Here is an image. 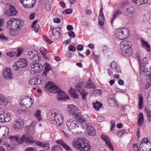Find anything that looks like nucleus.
Here are the masks:
<instances>
[{
  "label": "nucleus",
  "instance_id": "1",
  "mask_svg": "<svg viewBox=\"0 0 151 151\" xmlns=\"http://www.w3.org/2000/svg\"><path fill=\"white\" fill-rule=\"evenodd\" d=\"M138 59L139 61V59ZM139 63L140 73L149 77L147 80V83L145 85V88L147 89L151 86V60L149 57H145L142 63L139 62Z\"/></svg>",
  "mask_w": 151,
  "mask_h": 151
},
{
  "label": "nucleus",
  "instance_id": "2",
  "mask_svg": "<svg viewBox=\"0 0 151 151\" xmlns=\"http://www.w3.org/2000/svg\"><path fill=\"white\" fill-rule=\"evenodd\" d=\"M27 57L35 62L31 64L29 66L31 68V71H33V73H40L43 70L42 65L38 64L41 60L40 55L36 51H29L27 54ZM32 73V72H31Z\"/></svg>",
  "mask_w": 151,
  "mask_h": 151
},
{
  "label": "nucleus",
  "instance_id": "3",
  "mask_svg": "<svg viewBox=\"0 0 151 151\" xmlns=\"http://www.w3.org/2000/svg\"><path fill=\"white\" fill-rule=\"evenodd\" d=\"M47 118L52 123L58 127L60 126L63 122V117L55 109H51L48 113Z\"/></svg>",
  "mask_w": 151,
  "mask_h": 151
},
{
  "label": "nucleus",
  "instance_id": "4",
  "mask_svg": "<svg viewBox=\"0 0 151 151\" xmlns=\"http://www.w3.org/2000/svg\"><path fill=\"white\" fill-rule=\"evenodd\" d=\"M88 141L83 138L77 137L72 142L73 145L80 151H90L91 146Z\"/></svg>",
  "mask_w": 151,
  "mask_h": 151
},
{
  "label": "nucleus",
  "instance_id": "5",
  "mask_svg": "<svg viewBox=\"0 0 151 151\" xmlns=\"http://www.w3.org/2000/svg\"><path fill=\"white\" fill-rule=\"evenodd\" d=\"M120 48L122 50V54L125 57H129L132 53L131 43L127 41H122L119 44Z\"/></svg>",
  "mask_w": 151,
  "mask_h": 151
},
{
  "label": "nucleus",
  "instance_id": "6",
  "mask_svg": "<svg viewBox=\"0 0 151 151\" xmlns=\"http://www.w3.org/2000/svg\"><path fill=\"white\" fill-rule=\"evenodd\" d=\"M28 96H22L20 98L19 104L22 107L28 109L30 108L33 104L34 99Z\"/></svg>",
  "mask_w": 151,
  "mask_h": 151
},
{
  "label": "nucleus",
  "instance_id": "7",
  "mask_svg": "<svg viewBox=\"0 0 151 151\" xmlns=\"http://www.w3.org/2000/svg\"><path fill=\"white\" fill-rule=\"evenodd\" d=\"M115 37L120 40L127 38L129 36V31L127 28L118 29L115 33Z\"/></svg>",
  "mask_w": 151,
  "mask_h": 151
},
{
  "label": "nucleus",
  "instance_id": "8",
  "mask_svg": "<svg viewBox=\"0 0 151 151\" xmlns=\"http://www.w3.org/2000/svg\"><path fill=\"white\" fill-rule=\"evenodd\" d=\"M140 151H151V142L145 138L141 141L140 146Z\"/></svg>",
  "mask_w": 151,
  "mask_h": 151
},
{
  "label": "nucleus",
  "instance_id": "9",
  "mask_svg": "<svg viewBox=\"0 0 151 151\" xmlns=\"http://www.w3.org/2000/svg\"><path fill=\"white\" fill-rule=\"evenodd\" d=\"M68 110L70 115L74 116H79L80 115L81 111L77 108L76 106L70 105L68 106Z\"/></svg>",
  "mask_w": 151,
  "mask_h": 151
},
{
  "label": "nucleus",
  "instance_id": "10",
  "mask_svg": "<svg viewBox=\"0 0 151 151\" xmlns=\"http://www.w3.org/2000/svg\"><path fill=\"white\" fill-rule=\"evenodd\" d=\"M20 142H19V144H22L25 142L27 144L30 145L33 144L35 142V140L32 137L27 136L25 134H24L20 138Z\"/></svg>",
  "mask_w": 151,
  "mask_h": 151
},
{
  "label": "nucleus",
  "instance_id": "11",
  "mask_svg": "<svg viewBox=\"0 0 151 151\" xmlns=\"http://www.w3.org/2000/svg\"><path fill=\"white\" fill-rule=\"evenodd\" d=\"M83 85L82 83H78L75 86V89L82 96L83 100H84L86 99V96L87 93L83 90Z\"/></svg>",
  "mask_w": 151,
  "mask_h": 151
},
{
  "label": "nucleus",
  "instance_id": "12",
  "mask_svg": "<svg viewBox=\"0 0 151 151\" xmlns=\"http://www.w3.org/2000/svg\"><path fill=\"white\" fill-rule=\"evenodd\" d=\"M61 27H57L54 28L53 27H50V32H51L52 35L56 39H59L60 37L62 32Z\"/></svg>",
  "mask_w": 151,
  "mask_h": 151
},
{
  "label": "nucleus",
  "instance_id": "13",
  "mask_svg": "<svg viewBox=\"0 0 151 151\" xmlns=\"http://www.w3.org/2000/svg\"><path fill=\"white\" fill-rule=\"evenodd\" d=\"M54 93H58V100L64 99H69V96L67 95L65 92L62 91L59 87L55 91L53 92Z\"/></svg>",
  "mask_w": 151,
  "mask_h": 151
},
{
  "label": "nucleus",
  "instance_id": "14",
  "mask_svg": "<svg viewBox=\"0 0 151 151\" xmlns=\"http://www.w3.org/2000/svg\"><path fill=\"white\" fill-rule=\"evenodd\" d=\"M77 124V122L76 119H72L67 121L66 125L69 130L71 131L78 127Z\"/></svg>",
  "mask_w": 151,
  "mask_h": 151
},
{
  "label": "nucleus",
  "instance_id": "15",
  "mask_svg": "<svg viewBox=\"0 0 151 151\" xmlns=\"http://www.w3.org/2000/svg\"><path fill=\"white\" fill-rule=\"evenodd\" d=\"M11 119L10 114L7 111H4L0 115V122L4 123L9 121Z\"/></svg>",
  "mask_w": 151,
  "mask_h": 151
},
{
  "label": "nucleus",
  "instance_id": "16",
  "mask_svg": "<svg viewBox=\"0 0 151 151\" xmlns=\"http://www.w3.org/2000/svg\"><path fill=\"white\" fill-rule=\"evenodd\" d=\"M3 74L4 77L6 79H10L12 78V71L9 68H4L3 70Z\"/></svg>",
  "mask_w": 151,
  "mask_h": 151
},
{
  "label": "nucleus",
  "instance_id": "17",
  "mask_svg": "<svg viewBox=\"0 0 151 151\" xmlns=\"http://www.w3.org/2000/svg\"><path fill=\"white\" fill-rule=\"evenodd\" d=\"M101 139H103L107 145L109 149L112 151H114V148L110 141L109 140V137L105 134H102L101 136Z\"/></svg>",
  "mask_w": 151,
  "mask_h": 151
},
{
  "label": "nucleus",
  "instance_id": "18",
  "mask_svg": "<svg viewBox=\"0 0 151 151\" xmlns=\"http://www.w3.org/2000/svg\"><path fill=\"white\" fill-rule=\"evenodd\" d=\"M6 5H9V10L4 12L5 14L9 16L15 15L17 12L14 7L9 4H7Z\"/></svg>",
  "mask_w": 151,
  "mask_h": 151
},
{
  "label": "nucleus",
  "instance_id": "19",
  "mask_svg": "<svg viewBox=\"0 0 151 151\" xmlns=\"http://www.w3.org/2000/svg\"><path fill=\"white\" fill-rule=\"evenodd\" d=\"M23 24L24 22L22 19H15V20L13 23V27L15 28L16 30H18L22 28Z\"/></svg>",
  "mask_w": 151,
  "mask_h": 151
},
{
  "label": "nucleus",
  "instance_id": "20",
  "mask_svg": "<svg viewBox=\"0 0 151 151\" xmlns=\"http://www.w3.org/2000/svg\"><path fill=\"white\" fill-rule=\"evenodd\" d=\"M58 87L54 83L50 81H48L45 86V88L47 90H50V91H54V92L56 91Z\"/></svg>",
  "mask_w": 151,
  "mask_h": 151
},
{
  "label": "nucleus",
  "instance_id": "21",
  "mask_svg": "<svg viewBox=\"0 0 151 151\" xmlns=\"http://www.w3.org/2000/svg\"><path fill=\"white\" fill-rule=\"evenodd\" d=\"M24 121L21 119H19L15 122V124L13 125L15 130L21 129L24 126Z\"/></svg>",
  "mask_w": 151,
  "mask_h": 151
},
{
  "label": "nucleus",
  "instance_id": "22",
  "mask_svg": "<svg viewBox=\"0 0 151 151\" xmlns=\"http://www.w3.org/2000/svg\"><path fill=\"white\" fill-rule=\"evenodd\" d=\"M27 61L24 58H20L16 62L17 66L19 68H23L26 67L27 65Z\"/></svg>",
  "mask_w": 151,
  "mask_h": 151
},
{
  "label": "nucleus",
  "instance_id": "23",
  "mask_svg": "<svg viewBox=\"0 0 151 151\" xmlns=\"http://www.w3.org/2000/svg\"><path fill=\"white\" fill-rule=\"evenodd\" d=\"M42 81L37 77L32 78L29 81V83L32 85L40 84L42 83Z\"/></svg>",
  "mask_w": 151,
  "mask_h": 151
},
{
  "label": "nucleus",
  "instance_id": "24",
  "mask_svg": "<svg viewBox=\"0 0 151 151\" xmlns=\"http://www.w3.org/2000/svg\"><path fill=\"white\" fill-rule=\"evenodd\" d=\"M110 67L116 73H121V71L119 66L117 65L116 62H112L111 64Z\"/></svg>",
  "mask_w": 151,
  "mask_h": 151
},
{
  "label": "nucleus",
  "instance_id": "25",
  "mask_svg": "<svg viewBox=\"0 0 151 151\" xmlns=\"http://www.w3.org/2000/svg\"><path fill=\"white\" fill-rule=\"evenodd\" d=\"M23 50L22 48H18L16 50L12 51L9 53V56L11 57L16 56V57L19 56L22 54Z\"/></svg>",
  "mask_w": 151,
  "mask_h": 151
},
{
  "label": "nucleus",
  "instance_id": "26",
  "mask_svg": "<svg viewBox=\"0 0 151 151\" xmlns=\"http://www.w3.org/2000/svg\"><path fill=\"white\" fill-rule=\"evenodd\" d=\"M56 143L62 146V147L65 149L67 151H71V149L62 140H58L56 141Z\"/></svg>",
  "mask_w": 151,
  "mask_h": 151
},
{
  "label": "nucleus",
  "instance_id": "27",
  "mask_svg": "<svg viewBox=\"0 0 151 151\" xmlns=\"http://www.w3.org/2000/svg\"><path fill=\"white\" fill-rule=\"evenodd\" d=\"M24 129L26 132L29 134V135H32L35 133L34 127L33 126H26Z\"/></svg>",
  "mask_w": 151,
  "mask_h": 151
},
{
  "label": "nucleus",
  "instance_id": "28",
  "mask_svg": "<svg viewBox=\"0 0 151 151\" xmlns=\"http://www.w3.org/2000/svg\"><path fill=\"white\" fill-rule=\"evenodd\" d=\"M44 66V70L43 72V75L45 77H46L47 73L49 71L52 70V68L51 65L47 63H45Z\"/></svg>",
  "mask_w": 151,
  "mask_h": 151
},
{
  "label": "nucleus",
  "instance_id": "29",
  "mask_svg": "<svg viewBox=\"0 0 151 151\" xmlns=\"http://www.w3.org/2000/svg\"><path fill=\"white\" fill-rule=\"evenodd\" d=\"M138 108L141 110L142 108V106L143 104V98L142 94V93H139L138 94Z\"/></svg>",
  "mask_w": 151,
  "mask_h": 151
},
{
  "label": "nucleus",
  "instance_id": "30",
  "mask_svg": "<svg viewBox=\"0 0 151 151\" xmlns=\"http://www.w3.org/2000/svg\"><path fill=\"white\" fill-rule=\"evenodd\" d=\"M134 8L133 6H130L127 8L126 13L128 16L130 17H132L134 15Z\"/></svg>",
  "mask_w": 151,
  "mask_h": 151
},
{
  "label": "nucleus",
  "instance_id": "31",
  "mask_svg": "<svg viewBox=\"0 0 151 151\" xmlns=\"http://www.w3.org/2000/svg\"><path fill=\"white\" fill-rule=\"evenodd\" d=\"M7 103L6 97L3 94H0V104L6 105Z\"/></svg>",
  "mask_w": 151,
  "mask_h": 151
},
{
  "label": "nucleus",
  "instance_id": "32",
  "mask_svg": "<svg viewBox=\"0 0 151 151\" xmlns=\"http://www.w3.org/2000/svg\"><path fill=\"white\" fill-rule=\"evenodd\" d=\"M141 44L142 47L148 51L150 50V46L147 42L143 40H141Z\"/></svg>",
  "mask_w": 151,
  "mask_h": 151
},
{
  "label": "nucleus",
  "instance_id": "33",
  "mask_svg": "<svg viewBox=\"0 0 151 151\" xmlns=\"http://www.w3.org/2000/svg\"><path fill=\"white\" fill-rule=\"evenodd\" d=\"M121 14L122 12L120 9H118L114 13L113 17L111 19V22L112 24L114 21L115 20L116 18L118 17Z\"/></svg>",
  "mask_w": 151,
  "mask_h": 151
},
{
  "label": "nucleus",
  "instance_id": "34",
  "mask_svg": "<svg viewBox=\"0 0 151 151\" xmlns=\"http://www.w3.org/2000/svg\"><path fill=\"white\" fill-rule=\"evenodd\" d=\"M93 107L95 109V110H99L100 109L102 106L101 103L98 101H96L95 102L93 103Z\"/></svg>",
  "mask_w": 151,
  "mask_h": 151
},
{
  "label": "nucleus",
  "instance_id": "35",
  "mask_svg": "<svg viewBox=\"0 0 151 151\" xmlns=\"http://www.w3.org/2000/svg\"><path fill=\"white\" fill-rule=\"evenodd\" d=\"M132 1L134 3L140 6L147 3L148 0H132Z\"/></svg>",
  "mask_w": 151,
  "mask_h": 151
},
{
  "label": "nucleus",
  "instance_id": "36",
  "mask_svg": "<svg viewBox=\"0 0 151 151\" xmlns=\"http://www.w3.org/2000/svg\"><path fill=\"white\" fill-rule=\"evenodd\" d=\"M85 87L87 88H88L94 89L95 88V87L94 85V84L91 82V81L90 79L88 80V81L86 83Z\"/></svg>",
  "mask_w": 151,
  "mask_h": 151
},
{
  "label": "nucleus",
  "instance_id": "37",
  "mask_svg": "<svg viewBox=\"0 0 151 151\" xmlns=\"http://www.w3.org/2000/svg\"><path fill=\"white\" fill-rule=\"evenodd\" d=\"M41 112L40 110L38 109L37 111H35L34 113L35 116L39 121H41Z\"/></svg>",
  "mask_w": 151,
  "mask_h": 151
},
{
  "label": "nucleus",
  "instance_id": "38",
  "mask_svg": "<svg viewBox=\"0 0 151 151\" xmlns=\"http://www.w3.org/2000/svg\"><path fill=\"white\" fill-rule=\"evenodd\" d=\"M15 20V19L11 18L9 19L6 23V26L7 27H9L11 26L12 28H13L14 26L13 25V23Z\"/></svg>",
  "mask_w": 151,
  "mask_h": 151
},
{
  "label": "nucleus",
  "instance_id": "39",
  "mask_svg": "<svg viewBox=\"0 0 151 151\" xmlns=\"http://www.w3.org/2000/svg\"><path fill=\"white\" fill-rule=\"evenodd\" d=\"M80 115L79 116H76L75 117L78 119V121L80 123H83L85 122L86 121V119L85 118L84 116H81V112Z\"/></svg>",
  "mask_w": 151,
  "mask_h": 151
},
{
  "label": "nucleus",
  "instance_id": "40",
  "mask_svg": "<svg viewBox=\"0 0 151 151\" xmlns=\"http://www.w3.org/2000/svg\"><path fill=\"white\" fill-rule=\"evenodd\" d=\"M145 111L147 113V120L149 121H151V110H149L145 107Z\"/></svg>",
  "mask_w": 151,
  "mask_h": 151
},
{
  "label": "nucleus",
  "instance_id": "41",
  "mask_svg": "<svg viewBox=\"0 0 151 151\" xmlns=\"http://www.w3.org/2000/svg\"><path fill=\"white\" fill-rule=\"evenodd\" d=\"M143 19L144 20H146L147 22L149 21L151 19V11L149 12H147L144 15Z\"/></svg>",
  "mask_w": 151,
  "mask_h": 151
},
{
  "label": "nucleus",
  "instance_id": "42",
  "mask_svg": "<svg viewBox=\"0 0 151 151\" xmlns=\"http://www.w3.org/2000/svg\"><path fill=\"white\" fill-rule=\"evenodd\" d=\"M71 89L69 91V93L70 94L72 97H73L74 99H78V95L72 89V88H71Z\"/></svg>",
  "mask_w": 151,
  "mask_h": 151
},
{
  "label": "nucleus",
  "instance_id": "43",
  "mask_svg": "<svg viewBox=\"0 0 151 151\" xmlns=\"http://www.w3.org/2000/svg\"><path fill=\"white\" fill-rule=\"evenodd\" d=\"M52 151H62V150L59 145H56L54 146L51 149Z\"/></svg>",
  "mask_w": 151,
  "mask_h": 151
},
{
  "label": "nucleus",
  "instance_id": "44",
  "mask_svg": "<svg viewBox=\"0 0 151 151\" xmlns=\"http://www.w3.org/2000/svg\"><path fill=\"white\" fill-rule=\"evenodd\" d=\"M85 126L88 132V131L92 130V129H94V127L92 126L91 124L90 123L86 122V123Z\"/></svg>",
  "mask_w": 151,
  "mask_h": 151
},
{
  "label": "nucleus",
  "instance_id": "45",
  "mask_svg": "<svg viewBox=\"0 0 151 151\" xmlns=\"http://www.w3.org/2000/svg\"><path fill=\"white\" fill-rule=\"evenodd\" d=\"M108 102L109 103L111 106H114L116 104V102L114 99L111 98V99H108Z\"/></svg>",
  "mask_w": 151,
  "mask_h": 151
},
{
  "label": "nucleus",
  "instance_id": "46",
  "mask_svg": "<svg viewBox=\"0 0 151 151\" xmlns=\"http://www.w3.org/2000/svg\"><path fill=\"white\" fill-rule=\"evenodd\" d=\"M126 133V131L125 129H122L118 131L117 135L119 137H122L123 135Z\"/></svg>",
  "mask_w": 151,
  "mask_h": 151
},
{
  "label": "nucleus",
  "instance_id": "47",
  "mask_svg": "<svg viewBox=\"0 0 151 151\" xmlns=\"http://www.w3.org/2000/svg\"><path fill=\"white\" fill-rule=\"evenodd\" d=\"M15 30V28H12L9 30V34L11 36H14L16 35Z\"/></svg>",
  "mask_w": 151,
  "mask_h": 151
},
{
  "label": "nucleus",
  "instance_id": "48",
  "mask_svg": "<svg viewBox=\"0 0 151 151\" xmlns=\"http://www.w3.org/2000/svg\"><path fill=\"white\" fill-rule=\"evenodd\" d=\"M73 11L72 9H68L64 10L63 13L64 14H70Z\"/></svg>",
  "mask_w": 151,
  "mask_h": 151
},
{
  "label": "nucleus",
  "instance_id": "49",
  "mask_svg": "<svg viewBox=\"0 0 151 151\" xmlns=\"http://www.w3.org/2000/svg\"><path fill=\"white\" fill-rule=\"evenodd\" d=\"M8 39V37H6L3 34H0V40L1 41H6Z\"/></svg>",
  "mask_w": 151,
  "mask_h": 151
},
{
  "label": "nucleus",
  "instance_id": "50",
  "mask_svg": "<svg viewBox=\"0 0 151 151\" xmlns=\"http://www.w3.org/2000/svg\"><path fill=\"white\" fill-rule=\"evenodd\" d=\"M93 57L95 59L96 63L97 64L99 63L100 60L99 56L98 55H94Z\"/></svg>",
  "mask_w": 151,
  "mask_h": 151
},
{
  "label": "nucleus",
  "instance_id": "51",
  "mask_svg": "<svg viewBox=\"0 0 151 151\" xmlns=\"http://www.w3.org/2000/svg\"><path fill=\"white\" fill-rule=\"evenodd\" d=\"M88 135L90 136H94L96 135V132L94 129H92V130L88 131Z\"/></svg>",
  "mask_w": 151,
  "mask_h": 151
},
{
  "label": "nucleus",
  "instance_id": "52",
  "mask_svg": "<svg viewBox=\"0 0 151 151\" xmlns=\"http://www.w3.org/2000/svg\"><path fill=\"white\" fill-rule=\"evenodd\" d=\"M50 145L48 143H43L42 145V147L46 149V150H47L48 149H49L50 148Z\"/></svg>",
  "mask_w": 151,
  "mask_h": 151
},
{
  "label": "nucleus",
  "instance_id": "53",
  "mask_svg": "<svg viewBox=\"0 0 151 151\" xmlns=\"http://www.w3.org/2000/svg\"><path fill=\"white\" fill-rule=\"evenodd\" d=\"M9 138L11 141H13L15 140L16 142H20V139H19L18 138L16 137H9Z\"/></svg>",
  "mask_w": 151,
  "mask_h": 151
},
{
  "label": "nucleus",
  "instance_id": "54",
  "mask_svg": "<svg viewBox=\"0 0 151 151\" xmlns=\"http://www.w3.org/2000/svg\"><path fill=\"white\" fill-rule=\"evenodd\" d=\"M68 35L71 38H74L76 37L75 34L73 31H69L68 32Z\"/></svg>",
  "mask_w": 151,
  "mask_h": 151
},
{
  "label": "nucleus",
  "instance_id": "55",
  "mask_svg": "<svg viewBox=\"0 0 151 151\" xmlns=\"http://www.w3.org/2000/svg\"><path fill=\"white\" fill-rule=\"evenodd\" d=\"M1 132H4L5 133L3 134V137H4L6 135L7 136L8 134L9 133V129L8 128H7L5 130L1 129Z\"/></svg>",
  "mask_w": 151,
  "mask_h": 151
},
{
  "label": "nucleus",
  "instance_id": "56",
  "mask_svg": "<svg viewBox=\"0 0 151 151\" xmlns=\"http://www.w3.org/2000/svg\"><path fill=\"white\" fill-rule=\"evenodd\" d=\"M12 68L13 70L15 71L17 70L19 68V67L18 66H17L16 62L14 63V65L13 66Z\"/></svg>",
  "mask_w": 151,
  "mask_h": 151
},
{
  "label": "nucleus",
  "instance_id": "57",
  "mask_svg": "<svg viewBox=\"0 0 151 151\" xmlns=\"http://www.w3.org/2000/svg\"><path fill=\"white\" fill-rule=\"evenodd\" d=\"M83 45H78L77 46L76 49L78 51H81L83 50Z\"/></svg>",
  "mask_w": 151,
  "mask_h": 151
},
{
  "label": "nucleus",
  "instance_id": "58",
  "mask_svg": "<svg viewBox=\"0 0 151 151\" xmlns=\"http://www.w3.org/2000/svg\"><path fill=\"white\" fill-rule=\"evenodd\" d=\"M40 52L43 57L45 59H47L48 58L46 56V53L47 52L46 50H45V51H42V52Z\"/></svg>",
  "mask_w": 151,
  "mask_h": 151
},
{
  "label": "nucleus",
  "instance_id": "59",
  "mask_svg": "<svg viewBox=\"0 0 151 151\" xmlns=\"http://www.w3.org/2000/svg\"><path fill=\"white\" fill-rule=\"evenodd\" d=\"M133 147L134 151H139L138 145L137 143L134 144Z\"/></svg>",
  "mask_w": 151,
  "mask_h": 151
},
{
  "label": "nucleus",
  "instance_id": "60",
  "mask_svg": "<svg viewBox=\"0 0 151 151\" xmlns=\"http://www.w3.org/2000/svg\"><path fill=\"white\" fill-rule=\"evenodd\" d=\"M104 19L98 18L99 23V24L101 26H103L104 24Z\"/></svg>",
  "mask_w": 151,
  "mask_h": 151
},
{
  "label": "nucleus",
  "instance_id": "61",
  "mask_svg": "<svg viewBox=\"0 0 151 151\" xmlns=\"http://www.w3.org/2000/svg\"><path fill=\"white\" fill-rule=\"evenodd\" d=\"M35 144L38 146L42 147V145L43 143V142H41V141H40V140H37V141H36L35 140Z\"/></svg>",
  "mask_w": 151,
  "mask_h": 151
},
{
  "label": "nucleus",
  "instance_id": "62",
  "mask_svg": "<svg viewBox=\"0 0 151 151\" xmlns=\"http://www.w3.org/2000/svg\"><path fill=\"white\" fill-rule=\"evenodd\" d=\"M144 120L139 119H138L137 122V124L138 126H141L144 122Z\"/></svg>",
  "mask_w": 151,
  "mask_h": 151
},
{
  "label": "nucleus",
  "instance_id": "63",
  "mask_svg": "<svg viewBox=\"0 0 151 151\" xmlns=\"http://www.w3.org/2000/svg\"><path fill=\"white\" fill-rule=\"evenodd\" d=\"M43 38L45 41L48 43L49 44H50L52 43V42L51 41L47 38L45 36H44Z\"/></svg>",
  "mask_w": 151,
  "mask_h": 151
},
{
  "label": "nucleus",
  "instance_id": "64",
  "mask_svg": "<svg viewBox=\"0 0 151 151\" xmlns=\"http://www.w3.org/2000/svg\"><path fill=\"white\" fill-rule=\"evenodd\" d=\"M68 50L70 51H74L76 50V48L73 46L71 45L69 47Z\"/></svg>",
  "mask_w": 151,
  "mask_h": 151
}]
</instances>
